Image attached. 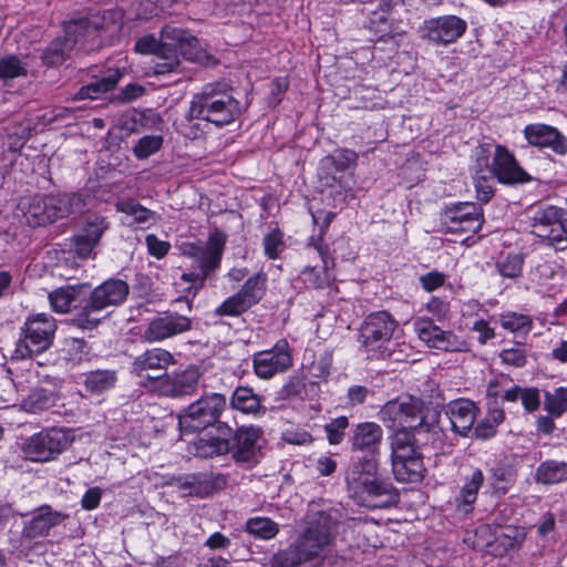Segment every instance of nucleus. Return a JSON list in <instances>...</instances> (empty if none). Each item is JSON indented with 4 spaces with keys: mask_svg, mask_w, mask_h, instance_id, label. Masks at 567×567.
I'll list each match as a JSON object with an SVG mask.
<instances>
[{
    "mask_svg": "<svg viewBox=\"0 0 567 567\" xmlns=\"http://www.w3.org/2000/svg\"><path fill=\"white\" fill-rule=\"evenodd\" d=\"M336 533V522L326 512H311L299 526L298 537L276 553L269 567H319Z\"/></svg>",
    "mask_w": 567,
    "mask_h": 567,
    "instance_id": "nucleus-1",
    "label": "nucleus"
},
{
    "mask_svg": "<svg viewBox=\"0 0 567 567\" xmlns=\"http://www.w3.org/2000/svg\"><path fill=\"white\" fill-rule=\"evenodd\" d=\"M240 114V102L235 97L234 89L226 82H210L193 95L187 118L223 127L235 122Z\"/></svg>",
    "mask_w": 567,
    "mask_h": 567,
    "instance_id": "nucleus-2",
    "label": "nucleus"
},
{
    "mask_svg": "<svg viewBox=\"0 0 567 567\" xmlns=\"http://www.w3.org/2000/svg\"><path fill=\"white\" fill-rule=\"evenodd\" d=\"M116 23L113 14L104 12L90 18H79L64 23V37L52 40L42 51L40 59L43 65L56 68L63 64L70 56V52L82 38L92 37L95 32L114 31Z\"/></svg>",
    "mask_w": 567,
    "mask_h": 567,
    "instance_id": "nucleus-3",
    "label": "nucleus"
},
{
    "mask_svg": "<svg viewBox=\"0 0 567 567\" xmlns=\"http://www.w3.org/2000/svg\"><path fill=\"white\" fill-rule=\"evenodd\" d=\"M82 208L83 202L76 194L33 195L20 199L16 215L21 223L40 227L79 213Z\"/></svg>",
    "mask_w": 567,
    "mask_h": 567,
    "instance_id": "nucleus-4",
    "label": "nucleus"
},
{
    "mask_svg": "<svg viewBox=\"0 0 567 567\" xmlns=\"http://www.w3.org/2000/svg\"><path fill=\"white\" fill-rule=\"evenodd\" d=\"M161 35L162 47L151 61L154 74L177 72L181 65L179 56L186 61H200L203 52L198 50V40L188 31L167 24L162 28Z\"/></svg>",
    "mask_w": 567,
    "mask_h": 567,
    "instance_id": "nucleus-5",
    "label": "nucleus"
},
{
    "mask_svg": "<svg viewBox=\"0 0 567 567\" xmlns=\"http://www.w3.org/2000/svg\"><path fill=\"white\" fill-rule=\"evenodd\" d=\"M130 292L128 285L121 279H109L95 287L85 306L76 313L74 321L82 329L95 328L104 318L102 312L125 301Z\"/></svg>",
    "mask_w": 567,
    "mask_h": 567,
    "instance_id": "nucleus-6",
    "label": "nucleus"
},
{
    "mask_svg": "<svg viewBox=\"0 0 567 567\" xmlns=\"http://www.w3.org/2000/svg\"><path fill=\"white\" fill-rule=\"evenodd\" d=\"M226 244V235L219 230L213 231L208 240L204 243L185 245L183 252L193 261L197 270L184 272L182 279L185 282H199L203 287L204 281L210 272L220 265L221 255Z\"/></svg>",
    "mask_w": 567,
    "mask_h": 567,
    "instance_id": "nucleus-7",
    "label": "nucleus"
},
{
    "mask_svg": "<svg viewBox=\"0 0 567 567\" xmlns=\"http://www.w3.org/2000/svg\"><path fill=\"white\" fill-rule=\"evenodd\" d=\"M398 321L388 311L372 312L364 318L359 330L358 341L369 358H384Z\"/></svg>",
    "mask_w": 567,
    "mask_h": 567,
    "instance_id": "nucleus-8",
    "label": "nucleus"
},
{
    "mask_svg": "<svg viewBox=\"0 0 567 567\" xmlns=\"http://www.w3.org/2000/svg\"><path fill=\"white\" fill-rule=\"evenodd\" d=\"M68 517V514L49 505L35 508L31 512L30 518L24 520L20 536L12 539L13 549L20 555L28 556L39 545L38 538L48 536L52 528L61 525Z\"/></svg>",
    "mask_w": 567,
    "mask_h": 567,
    "instance_id": "nucleus-9",
    "label": "nucleus"
},
{
    "mask_svg": "<svg viewBox=\"0 0 567 567\" xmlns=\"http://www.w3.org/2000/svg\"><path fill=\"white\" fill-rule=\"evenodd\" d=\"M476 162L480 167H484L491 177H495L501 184L516 185L532 181V176L520 167L514 154L502 144L495 145L492 163H489L487 150L483 146Z\"/></svg>",
    "mask_w": 567,
    "mask_h": 567,
    "instance_id": "nucleus-10",
    "label": "nucleus"
},
{
    "mask_svg": "<svg viewBox=\"0 0 567 567\" xmlns=\"http://www.w3.org/2000/svg\"><path fill=\"white\" fill-rule=\"evenodd\" d=\"M225 408L226 398L223 394L203 395L179 413V429L183 432H196L215 425Z\"/></svg>",
    "mask_w": 567,
    "mask_h": 567,
    "instance_id": "nucleus-11",
    "label": "nucleus"
},
{
    "mask_svg": "<svg viewBox=\"0 0 567 567\" xmlns=\"http://www.w3.org/2000/svg\"><path fill=\"white\" fill-rule=\"evenodd\" d=\"M55 329V321L51 316L47 313L31 316L24 324V337L17 343V357L24 359L48 350L52 344Z\"/></svg>",
    "mask_w": 567,
    "mask_h": 567,
    "instance_id": "nucleus-12",
    "label": "nucleus"
},
{
    "mask_svg": "<svg viewBox=\"0 0 567 567\" xmlns=\"http://www.w3.org/2000/svg\"><path fill=\"white\" fill-rule=\"evenodd\" d=\"M380 420L390 429L430 430L426 416L422 415V402L408 396L389 401L379 412Z\"/></svg>",
    "mask_w": 567,
    "mask_h": 567,
    "instance_id": "nucleus-13",
    "label": "nucleus"
},
{
    "mask_svg": "<svg viewBox=\"0 0 567 567\" xmlns=\"http://www.w3.org/2000/svg\"><path fill=\"white\" fill-rule=\"evenodd\" d=\"M71 432L61 427H50L28 437L23 443L24 455L34 462H49L56 458L72 442Z\"/></svg>",
    "mask_w": 567,
    "mask_h": 567,
    "instance_id": "nucleus-14",
    "label": "nucleus"
},
{
    "mask_svg": "<svg viewBox=\"0 0 567 567\" xmlns=\"http://www.w3.org/2000/svg\"><path fill=\"white\" fill-rule=\"evenodd\" d=\"M156 487H168L165 493H179L181 496H198L200 494L220 493L227 487V478L221 474L199 477L196 475H186L179 477H171L155 483Z\"/></svg>",
    "mask_w": 567,
    "mask_h": 567,
    "instance_id": "nucleus-15",
    "label": "nucleus"
},
{
    "mask_svg": "<svg viewBox=\"0 0 567 567\" xmlns=\"http://www.w3.org/2000/svg\"><path fill=\"white\" fill-rule=\"evenodd\" d=\"M292 365V355L287 340H279L271 349L259 351L252 357V368L260 379H271Z\"/></svg>",
    "mask_w": 567,
    "mask_h": 567,
    "instance_id": "nucleus-16",
    "label": "nucleus"
},
{
    "mask_svg": "<svg viewBox=\"0 0 567 567\" xmlns=\"http://www.w3.org/2000/svg\"><path fill=\"white\" fill-rule=\"evenodd\" d=\"M532 233L551 245L564 243L567 236V212L549 206L538 210L533 218Z\"/></svg>",
    "mask_w": 567,
    "mask_h": 567,
    "instance_id": "nucleus-17",
    "label": "nucleus"
},
{
    "mask_svg": "<svg viewBox=\"0 0 567 567\" xmlns=\"http://www.w3.org/2000/svg\"><path fill=\"white\" fill-rule=\"evenodd\" d=\"M467 23L457 16H443L431 19L423 27V35L436 44H450L466 31Z\"/></svg>",
    "mask_w": 567,
    "mask_h": 567,
    "instance_id": "nucleus-18",
    "label": "nucleus"
},
{
    "mask_svg": "<svg viewBox=\"0 0 567 567\" xmlns=\"http://www.w3.org/2000/svg\"><path fill=\"white\" fill-rule=\"evenodd\" d=\"M173 363V355L164 349L154 348L135 358L133 372L140 378L157 381L158 384L165 375L167 367Z\"/></svg>",
    "mask_w": 567,
    "mask_h": 567,
    "instance_id": "nucleus-19",
    "label": "nucleus"
},
{
    "mask_svg": "<svg viewBox=\"0 0 567 567\" xmlns=\"http://www.w3.org/2000/svg\"><path fill=\"white\" fill-rule=\"evenodd\" d=\"M190 328L192 320L188 317L169 312L154 318L145 329L143 337L148 342H158L186 332Z\"/></svg>",
    "mask_w": 567,
    "mask_h": 567,
    "instance_id": "nucleus-20",
    "label": "nucleus"
},
{
    "mask_svg": "<svg viewBox=\"0 0 567 567\" xmlns=\"http://www.w3.org/2000/svg\"><path fill=\"white\" fill-rule=\"evenodd\" d=\"M377 465L373 460H365L361 465V473L355 477V473L352 476H348V484L353 489L355 495L369 494L372 496L390 495L392 493L391 483L378 477L373 474Z\"/></svg>",
    "mask_w": 567,
    "mask_h": 567,
    "instance_id": "nucleus-21",
    "label": "nucleus"
},
{
    "mask_svg": "<svg viewBox=\"0 0 567 567\" xmlns=\"http://www.w3.org/2000/svg\"><path fill=\"white\" fill-rule=\"evenodd\" d=\"M444 413L453 433L463 437L471 436L478 413L474 402L466 399L452 401L445 406Z\"/></svg>",
    "mask_w": 567,
    "mask_h": 567,
    "instance_id": "nucleus-22",
    "label": "nucleus"
},
{
    "mask_svg": "<svg viewBox=\"0 0 567 567\" xmlns=\"http://www.w3.org/2000/svg\"><path fill=\"white\" fill-rule=\"evenodd\" d=\"M475 536L477 537V542L474 544L475 548L498 544L504 549H511L518 547L524 542L526 533L524 528L506 526L497 527L491 534V527L482 525L477 527Z\"/></svg>",
    "mask_w": 567,
    "mask_h": 567,
    "instance_id": "nucleus-23",
    "label": "nucleus"
},
{
    "mask_svg": "<svg viewBox=\"0 0 567 567\" xmlns=\"http://www.w3.org/2000/svg\"><path fill=\"white\" fill-rule=\"evenodd\" d=\"M258 437L259 430L252 426L240 427L235 432L229 452L237 463L251 466L258 462Z\"/></svg>",
    "mask_w": 567,
    "mask_h": 567,
    "instance_id": "nucleus-24",
    "label": "nucleus"
},
{
    "mask_svg": "<svg viewBox=\"0 0 567 567\" xmlns=\"http://www.w3.org/2000/svg\"><path fill=\"white\" fill-rule=\"evenodd\" d=\"M527 142L537 147H549L558 155L567 154V138L554 126L529 124L524 130Z\"/></svg>",
    "mask_w": 567,
    "mask_h": 567,
    "instance_id": "nucleus-25",
    "label": "nucleus"
},
{
    "mask_svg": "<svg viewBox=\"0 0 567 567\" xmlns=\"http://www.w3.org/2000/svg\"><path fill=\"white\" fill-rule=\"evenodd\" d=\"M202 373L197 368H188L182 373L165 375L158 385L162 394L172 398H182L193 394L198 386Z\"/></svg>",
    "mask_w": 567,
    "mask_h": 567,
    "instance_id": "nucleus-26",
    "label": "nucleus"
},
{
    "mask_svg": "<svg viewBox=\"0 0 567 567\" xmlns=\"http://www.w3.org/2000/svg\"><path fill=\"white\" fill-rule=\"evenodd\" d=\"M383 431L381 426L373 422H363L352 431L350 437L351 447L354 451H360L367 455L374 456L379 453V447L382 442Z\"/></svg>",
    "mask_w": 567,
    "mask_h": 567,
    "instance_id": "nucleus-27",
    "label": "nucleus"
},
{
    "mask_svg": "<svg viewBox=\"0 0 567 567\" xmlns=\"http://www.w3.org/2000/svg\"><path fill=\"white\" fill-rule=\"evenodd\" d=\"M414 329L419 338L431 348L443 351H452L456 348L455 336L442 330L431 320L419 319L414 322Z\"/></svg>",
    "mask_w": 567,
    "mask_h": 567,
    "instance_id": "nucleus-28",
    "label": "nucleus"
},
{
    "mask_svg": "<svg viewBox=\"0 0 567 567\" xmlns=\"http://www.w3.org/2000/svg\"><path fill=\"white\" fill-rule=\"evenodd\" d=\"M394 477L403 483H420L424 477L425 467L420 452L392 460Z\"/></svg>",
    "mask_w": 567,
    "mask_h": 567,
    "instance_id": "nucleus-29",
    "label": "nucleus"
},
{
    "mask_svg": "<svg viewBox=\"0 0 567 567\" xmlns=\"http://www.w3.org/2000/svg\"><path fill=\"white\" fill-rule=\"evenodd\" d=\"M59 401L60 396L55 391L37 386L22 400L21 408L25 412L38 414L55 406Z\"/></svg>",
    "mask_w": 567,
    "mask_h": 567,
    "instance_id": "nucleus-30",
    "label": "nucleus"
},
{
    "mask_svg": "<svg viewBox=\"0 0 567 567\" xmlns=\"http://www.w3.org/2000/svg\"><path fill=\"white\" fill-rule=\"evenodd\" d=\"M123 73L118 70H107L106 74L96 79L95 81L82 86L75 97L78 100H94L103 93L113 90L122 78Z\"/></svg>",
    "mask_w": 567,
    "mask_h": 567,
    "instance_id": "nucleus-31",
    "label": "nucleus"
},
{
    "mask_svg": "<svg viewBox=\"0 0 567 567\" xmlns=\"http://www.w3.org/2000/svg\"><path fill=\"white\" fill-rule=\"evenodd\" d=\"M83 286L60 287L49 293V300L54 311L66 313L80 302Z\"/></svg>",
    "mask_w": 567,
    "mask_h": 567,
    "instance_id": "nucleus-32",
    "label": "nucleus"
},
{
    "mask_svg": "<svg viewBox=\"0 0 567 567\" xmlns=\"http://www.w3.org/2000/svg\"><path fill=\"white\" fill-rule=\"evenodd\" d=\"M230 405L233 409L238 410L243 413L256 414L264 410L259 395L255 394L252 389L248 386H238L230 399Z\"/></svg>",
    "mask_w": 567,
    "mask_h": 567,
    "instance_id": "nucleus-33",
    "label": "nucleus"
},
{
    "mask_svg": "<svg viewBox=\"0 0 567 567\" xmlns=\"http://www.w3.org/2000/svg\"><path fill=\"white\" fill-rule=\"evenodd\" d=\"M395 433L391 437V456L392 460L402 458L405 455L417 453L415 439L410 429H395Z\"/></svg>",
    "mask_w": 567,
    "mask_h": 567,
    "instance_id": "nucleus-34",
    "label": "nucleus"
},
{
    "mask_svg": "<svg viewBox=\"0 0 567 567\" xmlns=\"http://www.w3.org/2000/svg\"><path fill=\"white\" fill-rule=\"evenodd\" d=\"M483 209L481 206L474 203H458L451 207H447L443 214L444 223L450 225H455L457 223H462L468 218L482 217Z\"/></svg>",
    "mask_w": 567,
    "mask_h": 567,
    "instance_id": "nucleus-35",
    "label": "nucleus"
},
{
    "mask_svg": "<svg viewBox=\"0 0 567 567\" xmlns=\"http://www.w3.org/2000/svg\"><path fill=\"white\" fill-rule=\"evenodd\" d=\"M266 280V275L257 274L250 277L237 292L249 309L262 299Z\"/></svg>",
    "mask_w": 567,
    "mask_h": 567,
    "instance_id": "nucleus-36",
    "label": "nucleus"
},
{
    "mask_svg": "<svg viewBox=\"0 0 567 567\" xmlns=\"http://www.w3.org/2000/svg\"><path fill=\"white\" fill-rule=\"evenodd\" d=\"M117 212L131 216L137 224H152L156 220V213L142 206L133 198H126L116 203Z\"/></svg>",
    "mask_w": 567,
    "mask_h": 567,
    "instance_id": "nucleus-37",
    "label": "nucleus"
},
{
    "mask_svg": "<svg viewBox=\"0 0 567 567\" xmlns=\"http://www.w3.org/2000/svg\"><path fill=\"white\" fill-rule=\"evenodd\" d=\"M537 481L543 484H556L567 478V463L547 461L537 470Z\"/></svg>",
    "mask_w": 567,
    "mask_h": 567,
    "instance_id": "nucleus-38",
    "label": "nucleus"
},
{
    "mask_svg": "<svg viewBox=\"0 0 567 567\" xmlns=\"http://www.w3.org/2000/svg\"><path fill=\"white\" fill-rule=\"evenodd\" d=\"M246 530L260 538V539H272L279 533V526L267 517H254L247 520Z\"/></svg>",
    "mask_w": 567,
    "mask_h": 567,
    "instance_id": "nucleus-39",
    "label": "nucleus"
},
{
    "mask_svg": "<svg viewBox=\"0 0 567 567\" xmlns=\"http://www.w3.org/2000/svg\"><path fill=\"white\" fill-rule=\"evenodd\" d=\"M115 381V372L110 370H96L86 374L84 384L87 391L101 393L111 389Z\"/></svg>",
    "mask_w": 567,
    "mask_h": 567,
    "instance_id": "nucleus-40",
    "label": "nucleus"
},
{
    "mask_svg": "<svg viewBox=\"0 0 567 567\" xmlns=\"http://www.w3.org/2000/svg\"><path fill=\"white\" fill-rule=\"evenodd\" d=\"M27 75V65L18 56L8 54L0 59V80L4 83L17 78H25Z\"/></svg>",
    "mask_w": 567,
    "mask_h": 567,
    "instance_id": "nucleus-41",
    "label": "nucleus"
},
{
    "mask_svg": "<svg viewBox=\"0 0 567 567\" xmlns=\"http://www.w3.org/2000/svg\"><path fill=\"white\" fill-rule=\"evenodd\" d=\"M230 450V441L220 437L199 439L196 444V452L203 457L224 455Z\"/></svg>",
    "mask_w": 567,
    "mask_h": 567,
    "instance_id": "nucleus-42",
    "label": "nucleus"
},
{
    "mask_svg": "<svg viewBox=\"0 0 567 567\" xmlns=\"http://www.w3.org/2000/svg\"><path fill=\"white\" fill-rule=\"evenodd\" d=\"M544 408L551 416L559 417L567 411V389L557 388L554 392L545 393Z\"/></svg>",
    "mask_w": 567,
    "mask_h": 567,
    "instance_id": "nucleus-43",
    "label": "nucleus"
},
{
    "mask_svg": "<svg viewBox=\"0 0 567 567\" xmlns=\"http://www.w3.org/2000/svg\"><path fill=\"white\" fill-rule=\"evenodd\" d=\"M501 326L511 332L527 334L532 329L533 322L528 316L511 312L502 316Z\"/></svg>",
    "mask_w": 567,
    "mask_h": 567,
    "instance_id": "nucleus-44",
    "label": "nucleus"
},
{
    "mask_svg": "<svg viewBox=\"0 0 567 567\" xmlns=\"http://www.w3.org/2000/svg\"><path fill=\"white\" fill-rule=\"evenodd\" d=\"M349 427V420L347 416H338L331 419L324 426V433L330 445H339L346 435V430Z\"/></svg>",
    "mask_w": 567,
    "mask_h": 567,
    "instance_id": "nucleus-45",
    "label": "nucleus"
},
{
    "mask_svg": "<svg viewBox=\"0 0 567 567\" xmlns=\"http://www.w3.org/2000/svg\"><path fill=\"white\" fill-rule=\"evenodd\" d=\"M163 145V137L159 135H146L138 140L133 147L135 156L140 159L150 157L152 154L159 151Z\"/></svg>",
    "mask_w": 567,
    "mask_h": 567,
    "instance_id": "nucleus-46",
    "label": "nucleus"
},
{
    "mask_svg": "<svg viewBox=\"0 0 567 567\" xmlns=\"http://www.w3.org/2000/svg\"><path fill=\"white\" fill-rule=\"evenodd\" d=\"M109 229V223L104 217L94 216L86 220L80 230L87 239L97 245L103 234Z\"/></svg>",
    "mask_w": 567,
    "mask_h": 567,
    "instance_id": "nucleus-47",
    "label": "nucleus"
},
{
    "mask_svg": "<svg viewBox=\"0 0 567 567\" xmlns=\"http://www.w3.org/2000/svg\"><path fill=\"white\" fill-rule=\"evenodd\" d=\"M502 362L507 365L522 368L527 362V351L522 343H515L513 347L502 350L499 353Z\"/></svg>",
    "mask_w": 567,
    "mask_h": 567,
    "instance_id": "nucleus-48",
    "label": "nucleus"
},
{
    "mask_svg": "<svg viewBox=\"0 0 567 567\" xmlns=\"http://www.w3.org/2000/svg\"><path fill=\"white\" fill-rule=\"evenodd\" d=\"M249 308L243 301L241 298L237 293L230 296L227 298L220 306H218L215 309V313L219 317L228 316V317H236L245 311H247Z\"/></svg>",
    "mask_w": 567,
    "mask_h": 567,
    "instance_id": "nucleus-49",
    "label": "nucleus"
},
{
    "mask_svg": "<svg viewBox=\"0 0 567 567\" xmlns=\"http://www.w3.org/2000/svg\"><path fill=\"white\" fill-rule=\"evenodd\" d=\"M358 159V154L351 150H341L337 155L327 156L323 158V163L327 165H333L338 172H343L349 167L353 166Z\"/></svg>",
    "mask_w": 567,
    "mask_h": 567,
    "instance_id": "nucleus-50",
    "label": "nucleus"
},
{
    "mask_svg": "<svg viewBox=\"0 0 567 567\" xmlns=\"http://www.w3.org/2000/svg\"><path fill=\"white\" fill-rule=\"evenodd\" d=\"M499 274L506 278H516L523 268V258L517 254H511L497 264Z\"/></svg>",
    "mask_w": 567,
    "mask_h": 567,
    "instance_id": "nucleus-51",
    "label": "nucleus"
},
{
    "mask_svg": "<svg viewBox=\"0 0 567 567\" xmlns=\"http://www.w3.org/2000/svg\"><path fill=\"white\" fill-rule=\"evenodd\" d=\"M284 247V235L282 233L276 228L272 229L269 234H267L264 238V248L265 254L270 259H276Z\"/></svg>",
    "mask_w": 567,
    "mask_h": 567,
    "instance_id": "nucleus-52",
    "label": "nucleus"
},
{
    "mask_svg": "<svg viewBox=\"0 0 567 567\" xmlns=\"http://www.w3.org/2000/svg\"><path fill=\"white\" fill-rule=\"evenodd\" d=\"M488 484L492 487V494H505L509 484L508 472L502 467L492 468Z\"/></svg>",
    "mask_w": 567,
    "mask_h": 567,
    "instance_id": "nucleus-53",
    "label": "nucleus"
},
{
    "mask_svg": "<svg viewBox=\"0 0 567 567\" xmlns=\"http://www.w3.org/2000/svg\"><path fill=\"white\" fill-rule=\"evenodd\" d=\"M95 246V244L80 231L72 237V250L80 258H89Z\"/></svg>",
    "mask_w": 567,
    "mask_h": 567,
    "instance_id": "nucleus-54",
    "label": "nucleus"
},
{
    "mask_svg": "<svg viewBox=\"0 0 567 567\" xmlns=\"http://www.w3.org/2000/svg\"><path fill=\"white\" fill-rule=\"evenodd\" d=\"M484 483V474L481 470L474 468L465 477L462 491L467 496L476 495Z\"/></svg>",
    "mask_w": 567,
    "mask_h": 567,
    "instance_id": "nucleus-55",
    "label": "nucleus"
},
{
    "mask_svg": "<svg viewBox=\"0 0 567 567\" xmlns=\"http://www.w3.org/2000/svg\"><path fill=\"white\" fill-rule=\"evenodd\" d=\"M162 47V40L158 41L154 35L148 34L140 38L135 43V50L143 54H156V51Z\"/></svg>",
    "mask_w": 567,
    "mask_h": 567,
    "instance_id": "nucleus-56",
    "label": "nucleus"
},
{
    "mask_svg": "<svg viewBox=\"0 0 567 567\" xmlns=\"http://www.w3.org/2000/svg\"><path fill=\"white\" fill-rule=\"evenodd\" d=\"M145 240L148 252L156 258L164 257L168 252V249L171 247L168 243L159 240L153 234L147 235Z\"/></svg>",
    "mask_w": 567,
    "mask_h": 567,
    "instance_id": "nucleus-57",
    "label": "nucleus"
},
{
    "mask_svg": "<svg viewBox=\"0 0 567 567\" xmlns=\"http://www.w3.org/2000/svg\"><path fill=\"white\" fill-rule=\"evenodd\" d=\"M145 87L138 83H130L127 84L117 96V100L122 103H130L145 93Z\"/></svg>",
    "mask_w": 567,
    "mask_h": 567,
    "instance_id": "nucleus-58",
    "label": "nucleus"
},
{
    "mask_svg": "<svg viewBox=\"0 0 567 567\" xmlns=\"http://www.w3.org/2000/svg\"><path fill=\"white\" fill-rule=\"evenodd\" d=\"M445 276L439 271H431L420 277L422 287L431 292L444 284Z\"/></svg>",
    "mask_w": 567,
    "mask_h": 567,
    "instance_id": "nucleus-59",
    "label": "nucleus"
},
{
    "mask_svg": "<svg viewBox=\"0 0 567 567\" xmlns=\"http://www.w3.org/2000/svg\"><path fill=\"white\" fill-rule=\"evenodd\" d=\"M496 425L489 422L488 419L482 420L471 433V436H474L480 440H487L493 437L496 434Z\"/></svg>",
    "mask_w": 567,
    "mask_h": 567,
    "instance_id": "nucleus-60",
    "label": "nucleus"
},
{
    "mask_svg": "<svg viewBox=\"0 0 567 567\" xmlns=\"http://www.w3.org/2000/svg\"><path fill=\"white\" fill-rule=\"evenodd\" d=\"M520 400L528 412L536 411L540 404L539 392L535 388L523 389Z\"/></svg>",
    "mask_w": 567,
    "mask_h": 567,
    "instance_id": "nucleus-61",
    "label": "nucleus"
},
{
    "mask_svg": "<svg viewBox=\"0 0 567 567\" xmlns=\"http://www.w3.org/2000/svg\"><path fill=\"white\" fill-rule=\"evenodd\" d=\"M483 225V216L474 217L463 220L462 223H457L455 225H450L449 228L452 231H465V233H477Z\"/></svg>",
    "mask_w": 567,
    "mask_h": 567,
    "instance_id": "nucleus-62",
    "label": "nucleus"
},
{
    "mask_svg": "<svg viewBox=\"0 0 567 567\" xmlns=\"http://www.w3.org/2000/svg\"><path fill=\"white\" fill-rule=\"evenodd\" d=\"M475 187L477 192V196L482 202H488L493 194V186L489 184V179L486 176H476L475 178Z\"/></svg>",
    "mask_w": 567,
    "mask_h": 567,
    "instance_id": "nucleus-63",
    "label": "nucleus"
},
{
    "mask_svg": "<svg viewBox=\"0 0 567 567\" xmlns=\"http://www.w3.org/2000/svg\"><path fill=\"white\" fill-rule=\"evenodd\" d=\"M301 278L305 284H308L313 288H322L326 284V279L316 268L307 267L303 269L301 272Z\"/></svg>",
    "mask_w": 567,
    "mask_h": 567,
    "instance_id": "nucleus-64",
    "label": "nucleus"
}]
</instances>
